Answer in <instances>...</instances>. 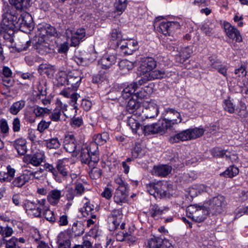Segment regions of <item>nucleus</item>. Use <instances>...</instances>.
Wrapping results in <instances>:
<instances>
[{
  "mask_svg": "<svg viewBox=\"0 0 248 248\" xmlns=\"http://www.w3.org/2000/svg\"><path fill=\"white\" fill-rule=\"evenodd\" d=\"M3 3L4 11L1 28L4 32L10 31L13 33L15 28L25 27L33 29L32 16L27 11L31 6L30 1H9Z\"/></svg>",
  "mask_w": 248,
  "mask_h": 248,
  "instance_id": "nucleus-1",
  "label": "nucleus"
},
{
  "mask_svg": "<svg viewBox=\"0 0 248 248\" xmlns=\"http://www.w3.org/2000/svg\"><path fill=\"white\" fill-rule=\"evenodd\" d=\"M45 199L37 200L36 202L26 200L24 201L23 207L28 215L33 217H40L42 208L45 205Z\"/></svg>",
  "mask_w": 248,
  "mask_h": 248,
  "instance_id": "nucleus-2",
  "label": "nucleus"
},
{
  "mask_svg": "<svg viewBox=\"0 0 248 248\" xmlns=\"http://www.w3.org/2000/svg\"><path fill=\"white\" fill-rule=\"evenodd\" d=\"M142 104V108L139 120L144 121L147 118H152L157 116L159 113L158 107L154 101L150 99L143 101Z\"/></svg>",
  "mask_w": 248,
  "mask_h": 248,
  "instance_id": "nucleus-3",
  "label": "nucleus"
},
{
  "mask_svg": "<svg viewBox=\"0 0 248 248\" xmlns=\"http://www.w3.org/2000/svg\"><path fill=\"white\" fill-rule=\"evenodd\" d=\"M186 216L193 220L201 222L206 218L209 211L203 207L190 205L186 208Z\"/></svg>",
  "mask_w": 248,
  "mask_h": 248,
  "instance_id": "nucleus-4",
  "label": "nucleus"
},
{
  "mask_svg": "<svg viewBox=\"0 0 248 248\" xmlns=\"http://www.w3.org/2000/svg\"><path fill=\"white\" fill-rule=\"evenodd\" d=\"M209 211L213 215L219 214L223 212L227 205V202L224 196L218 195L212 198L208 201Z\"/></svg>",
  "mask_w": 248,
  "mask_h": 248,
  "instance_id": "nucleus-5",
  "label": "nucleus"
},
{
  "mask_svg": "<svg viewBox=\"0 0 248 248\" xmlns=\"http://www.w3.org/2000/svg\"><path fill=\"white\" fill-rule=\"evenodd\" d=\"M56 107L54 109H50V112L48 113L49 118L51 122H61L62 118V115L65 114V112L67 110V105L63 103L62 101L57 98L55 103Z\"/></svg>",
  "mask_w": 248,
  "mask_h": 248,
  "instance_id": "nucleus-6",
  "label": "nucleus"
},
{
  "mask_svg": "<svg viewBox=\"0 0 248 248\" xmlns=\"http://www.w3.org/2000/svg\"><path fill=\"white\" fill-rule=\"evenodd\" d=\"M157 65L156 61L152 57H144L141 59L139 71L140 75L144 77L147 73L154 70Z\"/></svg>",
  "mask_w": 248,
  "mask_h": 248,
  "instance_id": "nucleus-7",
  "label": "nucleus"
},
{
  "mask_svg": "<svg viewBox=\"0 0 248 248\" xmlns=\"http://www.w3.org/2000/svg\"><path fill=\"white\" fill-rule=\"evenodd\" d=\"M117 45L124 54L131 55L138 49V42L134 39L121 40Z\"/></svg>",
  "mask_w": 248,
  "mask_h": 248,
  "instance_id": "nucleus-8",
  "label": "nucleus"
},
{
  "mask_svg": "<svg viewBox=\"0 0 248 248\" xmlns=\"http://www.w3.org/2000/svg\"><path fill=\"white\" fill-rule=\"evenodd\" d=\"M78 145V141L73 135H67L65 136L63 146L66 152L78 153L80 150Z\"/></svg>",
  "mask_w": 248,
  "mask_h": 248,
  "instance_id": "nucleus-9",
  "label": "nucleus"
},
{
  "mask_svg": "<svg viewBox=\"0 0 248 248\" xmlns=\"http://www.w3.org/2000/svg\"><path fill=\"white\" fill-rule=\"evenodd\" d=\"M139 85H140L139 84V81L138 82H133L130 84L127 85L124 89L122 92V96L123 98L125 99H127L132 95H134V96H135L137 98H142L143 97V95L142 94L143 93L141 91L139 92H137L134 94L135 91L138 89Z\"/></svg>",
  "mask_w": 248,
  "mask_h": 248,
  "instance_id": "nucleus-10",
  "label": "nucleus"
},
{
  "mask_svg": "<svg viewBox=\"0 0 248 248\" xmlns=\"http://www.w3.org/2000/svg\"><path fill=\"white\" fill-rule=\"evenodd\" d=\"M122 217V212L120 209H114L110 213L108 217V222L110 231L115 230L119 226Z\"/></svg>",
  "mask_w": 248,
  "mask_h": 248,
  "instance_id": "nucleus-11",
  "label": "nucleus"
},
{
  "mask_svg": "<svg viewBox=\"0 0 248 248\" xmlns=\"http://www.w3.org/2000/svg\"><path fill=\"white\" fill-rule=\"evenodd\" d=\"M45 158L44 154L42 153H37L33 155H26L23 158V161L26 164L25 167H29L31 164L35 167H38L43 162Z\"/></svg>",
  "mask_w": 248,
  "mask_h": 248,
  "instance_id": "nucleus-12",
  "label": "nucleus"
},
{
  "mask_svg": "<svg viewBox=\"0 0 248 248\" xmlns=\"http://www.w3.org/2000/svg\"><path fill=\"white\" fill-rule=\"evenodd\" d=\"M164 117L169 120L174 125L178 124L182 121L181 114L173 108H166L164 112Z\"/></svg>",
  "mask_w": 248,
  "mask_h": 248,
  "instance_id": "nucleus-13",
  "label": "nucleus"
},
{
  "mask_svg": "<svg viewBox=\"0 0 248 248\" xmlns=\"http://www.w3.org/2000/svg\"><path fill=\"white\" fill-rule=\"evenodd\" d=\"M223 26L226 34L229 38L235 40L236 42H242V37L236 28L227 22H224Z\"/></svg>",
  "mask_w": 248,
  "mask_h": 248,
  "instance_id": "nucleus-14",
  "label": "nucleus"
},
{
  "mask_svg": "<svg viewBox=\"0 0 248 248\" xmlns=\"http://www.w3.org/2000/svg\"><path fill=\"white\" fill-rule=\"evenodd\" d=\"M166 73L164 71L162 70H152L141 78L139 80V84L142 85L148 81L156 79L162 78L164 77Z\"/></svg>",
  "mask_w": 248,
  "mask_h": 248,
  "instance_id": "nucleus-15",
  "label": "nucleus"
},
{
  "mask_svg": "<svg viewBox=\"0 0 248 248\" xmlns=\"http://www.w3.org/2000/svg\"><path fill=\"white\" fill-rule=\"evenodd\" d=\"M128 188L124 187H118L115 190L114 201L119 205H122L126 202L128 194Z\"/></svg>",
  "mask_w": 248,
  "mask_h": 248,
  "instance_id": "nucleus-16",
  "label": "nucleus"
},
{
  "mask_svg": "<svg viewBox=\"0 0 248 248\" xmlns=\"http://www.w3.org/2000/svg\"><path fill=\"white\" fill-rule=\"evenodd\" d=\"M142 108V106L140 105L139 101H137L134 98L129 100L126 107L128 112L130 113H134L133 115H137L139 118Z\"/></svg>",
  "mask_w": 248,
  "mask_h": 248,
  "instance_id": "nucleus-17",
  "label": "nucleus"
},
{
  "mask_svg": "<svg viewBox=\"0 0 248 248\" xmlns=\"http://www.w3.org/2000/svg\"><path fill=\"white\" fill-rule=\"evenodd\" d=\"M81 79L82 77L79 71L75 70L71 71L68 74L67 85H70L73 89H77L79 86Z\"/></svg>",
  "mask_w": 248,
  "mask_h": 248,
  "instance_id": "nucleus-18",
  "label": "nucleus"
},
{
  "mask_svg": "<svg viewBox=\"0 0 248 248\" xmlns=\"http://www.w3.org/2000/svg\"><path fill=\"white\" fill-rule=\"evenodd\" d=\"M86 31L84 28H80L72 34L71 39V46H77L79 45L81 42L85 39Z\"/></svg>",
  "mask_w": 248,
  "mask_h": 248,
  "instance_id": "nucleus-19",
  "label": "nucleus"
},
{
  "mask_svg": "<svg viewBox=\"0 0 248 248\" xmlns=\"http://www.w3.org/2000/svg\"><path fill=\"white\" fill-rule=\"evenodd\" d=\"M62 196V191L55 188L49 191L46 199L50 204L56 206L58 204Z\"/></svg>",
  "mask_w": 248,
  "mask_h": 248,
  "instance_id": "nucleus-20",
  "label": "nucleus"
},
{
  "mask_svg": "<svg viewBox=\"0 0 248 248\" xmlns=\"http://www.w3.org/2000/svg\"><path fill=\"white\" fill-rule=\"evenodd\" d=\"M11 145L16 150L20 155H25L27 152V141L25 139L18 138L11 142Z\"/></svg>",
  "mask_w": 248,
  "mask_h": 248,
  "instance_id": "nucleus-21",
  "label": "nucleus"
},
{
  "mask_svg": "<svg viewBox=\"0 0 248 248\" xmlns=\"http://www.w3.org/2000/svg\"><path fill=\"white\" fill-rule=\"evenodd\" d=\"M84 199L87 201L84 203L83 207L81 208V212L84 217H90L92 218H96V215L94 213L96 211L95 206L88 199L85 197Z\"/></svg>",
  "mask_w": 248,
  "mask_h": 248,
  "instance_id": "nucleus-22",
  "label": "nucleus"
},
{
  "mask_svg": "<svg viewBox=\"0 0 248 248\" xmlns=\"http://www.w3.org/2000/svg\"><path fill=\"white\" fill-rule=\"evenodd\" d=\"M57 243L58 248H70V237L68 233L65 232H60L57 238Z\"/></svg>",
  "mask_w": 248,
  "mask_h": 248,
  "instance_id": "nucleus-23",
  "label": "nucleus"
},
{
  "mask_svg": "<svg viewBox=\"0 0 248 248\" xmlns=\"http://www.w3.org/2000/svg\"><path fill=\"white\" fill-rule=\"evenodd\" d=\"M162 18V16H158L155 18L154 23V27L156 28L158 31L163 34L164 35H170V27L168 21H163L161 23H158L159 21Z\"/></svg>",
  "mask_w": 248,
  "mask_h": 248,
  "instance_id": "nucleus-24",
  "label": "nucleus"
},
{
  "mask_svg": "<svg viewBox=\"0 0 248 248\" xmlns=\"http://www.w3.org/2000/svg\"><path fill=\"white\" fill-rule=\"evenodd\" d=\"M93 154L89 152L88 146L85 145L81 148L80 151V158L82 163L93 166V164H97L98 162H94L92 159Z\"/></svg>",
  "mask_w": 248,
  "mask_h": 248,
  "instance_id": "nucleus-25",
  "label": "nucleus"
},
{
  "mask_svg": "<svg viewBox=\"0 0 248 248\" xmlns=\"http://www.w3.org/2000/svg\"><path fill=\"white\" fill-rule=\"evenodd\" d=\"M30 181L27 170H25L22 174L16 177L13 181L12 184L15 187H22Z\"/></svg>",
  "mask_w": 248,
  "mask_h": 248,
  "instance_id": "nucleus-26",
  "label": "nucleus"
},
{
  "mask_svg": "<svg viewBox=\"0 0 248 248\" xmlns=\"http://www.w3.org/2000/svg\"><path fill=\"white\" fill-rule=\"evenodd\" d=\"M188 129H186L175 134L169 138V141L172 143H177L179 141L190 140Z\"/></svg>",
  "mask_w": 248,
  "mask_h": 248,
  "instance_id": "nucleus-27",
  "label": "nucleus"
},
{
  "mask_svg": "<svg viewBox=\"0 0 248 248\" xmlns=\"http://www.w3.org/2000/svg\"><path fill=\"white\" fill-rule=\"evenodd\" d=\"M172 167L167 165H161L154 166L153 170V174L155 175L165 177L170 173Z\"/></svg>",
  "mask_w": 248,
  "mask_h": 248,
  "instance_id": "nucleus-28",
  "label": "nucleus"
},
{
  "mask_svg": "<svg viewBox=\"0 0 248 248\" xmlns=\"http://www.w3.org/2000/svg\"><path fill=\"white\" fill-rule=\"evenodd\" d=\"M116 62V58L114 55H105L98 62V65L102 69H108Z\"/></svg>",
  "mask_w": 248,
  "mask_h": 248,
  "instance_id": "nucleus-29",
  "label": "nucleus"
},
{
  "mask_svg": "<svg viewBox=\"0 0 248 248\" xmlns=\"http://www.w3.org/2000/svg\"><path fill=\"white\" fill-rule=\"evenodd\" d=\"M7 171H0V182H10L15 175L16 170L11 167L10 165L7 166Z\"/></svg>",
  "mask_w": 248,
  "mask_h": 248,
  "instance_id": "nucleus-30",
  "label": "nucleus"
},
{
  "mask_svg": "<svg viewBox=\"0 0 248 248\" xmlns=\"http://www.w3.org/2000/svg\"><path fill=\"white\" fill-rule=\"evenodd\" d=\"M40 31L39 34L42 36H55L57 32L54 27L49 24L45 23L40 25L38 27Z\"/></svg>",
  "mask_w": 248,
  "mask_h": 248,
  "instance_id": "nucleus-31",
  "label": "nucleus"
},
{
  "mask_svg": "<svg viewBox=\"0 0 248 248\" xmlns=\"http://www.w3.org/2000/svg\"><path fill=\"white\" fill-rule=\"evenodd\" d=\"M157 133L163 134L165 133L168 129L172 128L174 125L171 123L164 117L161 122L155 123Z\"/></svg>",
  "mask_w": 248,
  "mask_h": 248,
  "instance_id": "nucleus-32",
  "label": "nucleus"
},
{
  "mask_svg": "<svg viewBox=\"0 0 248 248\" xmlns=\"http://www.w3.org/2000/svg\"><path fill=\"white\" fill-rule=\"evenodd\" d=\"M157 133L163 134L165 133L168 129L172 128L174 125L171 123L164 117L161 122L155 123Z\"/></svg>",
  "mask_w": 248,
  "mask_h": 248,
  "instance_id": "nucleus-33",
  "label": "nucleus"
},
{
  "mask_svg": "<svg viewBox=\"0 0 248 248\" xmlns=\"http://www.w3.org/2000/svg\"><path fill=\"white\" fill-rule=\"evenodd\" d=\"M192 52V49L190 47L182 48L179 54L176 56V61L179 63H183L190 57Z\"/></svg>",
  "mask_w": 248,
  "mask_h": 248,
  "instance_id": "nucleus-34",
  "label": "nucleus"
},
{
  "mask_svg": "<svg viewBox=\"0 0 248 248\" xmlns=\"http://www.w3.org/2000/svg\"><path fill=\"white\" fill-rule=\"evenodd\" d=\"M31 42L28 40L27 37H21L15 44V47L18 52L26 50L30 46Z\"/></svg>",
  "mask_w": 248,
  "mask_h": 248,
  "instance_id": "nucleus-35",
  "label": "nucleus"
},
{
  "mask_svg": "<svg viewBox=\"0 0 248 248\" xmlns=\"http://www.w3.org/2000/svg\"><path fill=\"white\" fill-rule=\"evenodd\" d=\"M164 242L165 239L154 236L148 240L147 246L148 248H161Z\"/></svg>",
  "mask_w": 248,
  "mask_h": 248,
  "instance_id": "nucleus-36",
  "label": "nucleus"
},
{
  "mask_svg": "<svg viewBox=\"0 0 248 248\" xmlns=\"http://www.w3.org/2000/svg\"><path fill=\"white\" fill-rule=\"evenodd\" d=\"M165 209L164 207H160L156 204H152L149 209V213L153 217H158L162 215Z\"/></svg>",
  "mask_w": 248,
  "mask_h": 248,
  "instance_id": "nucleus-37",
  "label": "nucleus"
},
{
  "mask_svg": "<svg viewBox=\"0 0 248 248\" xmlns=\"http://www.w3.org/2000/svg\"><path fill=\"white\" fill-rule=\"evenodd\" d=\"M25 101L19 100L14 102L9 109L10 112L13 115H16L25 107Z\"/></svg>",
  "mask_w": 248,
  "mask_h": 248,
  "instance_id": "nucleus-38",
  "label": "nucleus"
},
{
  "mask_svg": "<svg viewBox=\"0 0 248 248\" xmlns=\"http://www.w3.org/2000/svg\"><path fill=\"white\" fill-rule=\"evenodd\" d=\"M239 170L237 167L232 165L229 167L220 175L226 178H232L236 176L239 173Z\"/></svg>",
  "mask_w": 248,
  "mask_h": 248,
  "instance_id": "nucleus-39",
  "label": "nucleus"
},
{
  "mask_svg": "<svg viewBox=\"0 0 248 248\" xmlns=\"http://www.w3.org/2000/svg\"><path fill=\"white\" fill-rule=\"evenodd\" d=\"M138 118L137 115H132L128 117L127 120V124L131 128L132 131L134 133H137V130L140 126V124L138 121L136 120V118ZM139 119V118L138 117Z\"/></svg>",
  "mask_w": 248,
  "mask_h": 248,
  "instance_id": "nucleus-40",
  "label": "nucleus"
},
{
  "mask_svg": "<svg viewBox=\"0 0 248 248\" xmlns=\"http://www.w3.org/2000/svg\"><path fill=\"white\" fill-rule=\"evenodd\" d=\"M99 145L95 143L93 140V141L91 142L89 148V152L91 154H93L92 159L94 162H98L99 160V156L98 155V146Z\"/></svg>",
  "mask_w": 248,
  "mask_h": 248,
  "instance_id": "nucleus-41",
  "label": "nucleus"
},
{
  "mask_svg": "<svg viewBox=\"0 0 248 248\" xmlns=\"http://www.w3.org/2000/svg\"><path fill=\"white\" fill-rule=\"evenodd\" d=\"M119 66L120 70L124 73H126L135 67V64L134 62L127 60H123L119 62Z\"/></svg>",
  "mask_w": 248,
  "mask_h": 248,
  "instance_id": "nucleus-42",
  "label": "nucleus"
},
{
  "mask_svg": "<svg viewBox=\"0 0 248 248\" xmlns=\"http://www.w3.org/2000/svg\"><path fill=\"white\" fill-rule=\"evenodd\" d=\"M126 1H115L114 3V13L118 16H120L125 11L127 7Z\"/></svg>",
  "mask_w": 248,
  "mask_h": 248,
  "instance_id": "nucleus-43",
  "label": "nucleus"
},
{
  "mask_svg": "<svg viewBox=\"0 0 248 248\" xmlns=\"http://www.w3.org/2000/svg\"><path fill=\"white\" fill-rule=\"evenodd\" d=\"M36 47L38 53L42 55L49 53L50 51L48 43L45 41L37 43Z\"/></svg>",
  "mask_w": 248,
  "mask_h": 248,
  "instance_id": "nucleus-44",
  "label": "nucleus"
},
{
  "mask_svg": "<svg viewBox=\"0 0 248 248\" xmlns=\"http://www.w3.org/2000/svg\"><path fill=\"white\" fill-rule=\"evenodd\" d=\"M188 129L190 140H194L201 137L205 132V130L202 128L195 127Z\"/></svg>",
  "mask_w": 248,
  "mask_h": 248,
  "instance_id": "nucleus-45",
  "label": "nucleus"
},
{
  "mask_svg": "<svg viewBox=\"0 0 248 248\" xmlns=\"http://www.w3.org/2000/svg\"><path fill=\"white\" fill-rule=\"evenodd\" d=\"M109 139V135L107 132L94 135L93 140L98 145H103Z\"/></svg>",
  "mask_w": 248,
  "mask_h": 248,
  "instance_id": "nucleus-46",
  "label": "nucleus"
},
{
  "mask_svg": "<svg viewBox=\"0 0 248 248\" xmlns=\"http://www.w3.org/2000/svg\"><path fill=\"white\" fill-rule=\"evenodd\" d=\"M72 231L75 236H80L84 232V225L80 221H77L73 224Z\"/></svg>",
  "mask_w": 248,
  "mask_h": 248,
  "instance_id": "nucleus-47",
  "label": "nucleus"
},
{
  "mask_svg": "<svg viewBox=\"0 0 248 248\" xmlns=\"http://www.w3.org/2000/svg\"><path fill=\"white\" fill-rule=\"evenodd\" d=\"M49 112H50V109L39 106H35L33 110V113L35 117H43L45 115H48Z\"/></svg>",
  "mask_w": 248,
  "mask_h": 248,
  "instance_id": "nucleus-48",
  "label": "nucleus"
},
{
  "mask_svg": "<svg viewBox=\"0 0 248 248\" xmlns=\"http://www.w3.org/2000/svg\"><path fill=\"white\" fill-rule=\"evenodd\" d=\"M17 242V239L15 237L9 240L2 238L0 240V244L5 245V248H16Z\"/></svg>",
  "mask_w": 248,
  "mask_h": 248,
  "instance_id": "nucleus-49",
  "label": "nucleus"
},
{
  "mask_svg": "<svg viewBox=\"0 0 248 248\" xmlns=\"http://www.w3.org/2000/svg\"><path fill=\"white\" fill-rule=\"evenodd\" d=\"M27 170L30 181L31 180H33V179H37L39 180H41L43 177V172L44 170L43 169L40 168L36 171H31L27 169Z\"/></svg>",
  "mask_w": 248,
  "mask_h": 248,
  "instance_id": "nucleus-50",
  "label": "nucleus"
},
{
  "mask_svg": "<svg viewBox=\"0 0 248 248\" xmlns=\"http://www.w3.org/2000/svg\"><path fill=\"white\" fill-rule=\"evenodd\" d=\"M207 187L204 185H200L199 186H195L192 187L189 190V194L191 197H195L198 194H201L204 191H206Z\"/></svg>",
  "mask_w": 248,
  "mask_h": 248,
  "instance_id": "nucleus-51",
  "label": "nucleus"
},
{
  "mask_svg": "<svg viewBox=\"0 0 248 248\" xmlns=\"http://www.w3.org/2000/svg\"><path fill=\"white\" fill-rule=\"evenodd\" d=\"M166 188V184H163L161 182L157 183L155 184V190H156L157 197L160 196L163 197L167 195V192L165 190Z\"/></svg>",
  "mask_w": 248,
  "mask_h": 248,
  "instance_id": "nucleus-52",
  "label": "nucleus"
},
{
  "mask_svg": "<svg viewBox=\"0 0 248 248\" xmlns=\"http://www.w3.org/2000/svg\"><path fill=\"white\" fill-rule=\"evenodd\" d=\"M45 143L49 149H58L60 147L61 143L57 138H54L46 140Z\"/></svg>",
  "mask_w": 248,
  "mask_h": 248,
  "instance_id": "nucleus-53",
  "label": "nucleus"
},
{
  "mask_svg": "<svg viewBox=\"0 0 248 248\" xmlns=\"http://www.w3.org/2000/svg\"><path fill=\"white\" fill-rule=\"evenodd\" d=\"M97 164H93V166L89 165V167L92 168L89 174L91 177L96 179L99 178L102 175V170L96 167Z\"/></svg>",
  "mask_w": 248,
  "mask_h": 248,
  "instance_id": "nucleus-54",
  "label": "nucleus"
},
{
  "mask_svg": "<svg viewBox=\"0 0 248 248\" xmlns=\"http://www.w3.org/2000/svg\"><path fill=\"white\" fill-rule=\"evenodd\" d=\"M57 169L58 172L63 176L65 177L68 175V170L64 162L62 160H59L57 163Z\"/></svg>",
  "mask_w": 248,
  "mask_h": 248,
  "instance_id": "nucleus-55",
  "label": "nucleus"
},
{
  "mask_svg": "<svg viewBox=\"0 0 248 248\" xmlns=\"http://www.w3.org/2000/svg\"><path fill=\"white\" fill-rule=\"evenodd\" d=\"M40 68L44 70L45 73L49 78H51L53 76L56 68L54 66L50 65H41Z\"/></svg>",
  "mask_w": 248,
  "mask_h": 248,
  "instance_id": "nucleus-56",
  "label": "nucleus"
},
{
  "mask_svg": "<svg viewBox=\"0 0 248 248\" xmlns=\"http://www.w3.org/2000/svg\"><path fill=\"white\" fill-rule=\"evenodd\" d=\"M223 108L226 111L230 113H233L235 109V106L232 100L229 99L225 100L223 102Z\"/></svg>",
  "mask_w": 248,
  "mask_h": 248,
  "instance_id": "nucleus-57",
  "label": "nucleus"
},
{
  "mask_svg": "<svg viewBox=\"0 0 248 248\" xmlns=\"http://www.w3.org/2000/svg\"><path fill=\"white\" fill-rule=\"evenodd\" d=\"M56 79L58 81L59 84L61 85H67V79H68V74L65 72L61 71L59 72L56 75Z\"/></svg>",
  "mask_w": 248,
  "mask_h": 248,
  "instance_id": "nucleus-58",
  "label": "nucleus"
},
{
  "mask_svg": "<svg viewBox=\"0 0 248 248\" xmlns=\"http://www.w3.org/2000/svg\"><path fill=\"white\" fill-rule=\"evenodd\" d=\"M142 131L145 135L157 133L155 124L144 126Z\"/></svg>",
  "mask_w": 248,
  "mask_h": 248,
  "instance_id": "nucleus-59",
  "label": "nucleus"
},
{
  "mask_svg": "<svg viewBox=\"0 0 248 248\" xmlns=\"http://www.w3.org/2000/svg\"><path fill=\"white\" fill-rule=\"evenodd\" d=\"M45 218L49 222H53L56 220V217L53 211L49 209H45L44 213Z\"/></svg>",
  "mask_w": 248,
  "mask_h": 248,
  "instance_id": "nucleus-60",
  "label": "nucleus"
},
{
  "mask_svg": "<svg viewBox=\"0 0 248 248\" xmlns=\"http://www.w3.org/2000/svg\"><path fill=\"white\" fill-rule=\"evenodd\" d=\"M51 123V121L46 122V121L42 120L38 124L37 130L40 133H42L49 127Z\"/></svg>",
  "mask_w": 248,
  "mask_h": 248,
  "instance_id": "nucleus-61",
  "label": "nucleus"
},
{
  "mask_svg": "<svg viewBox=\"0 0 248 248\" xmlns=\"http://www.w3.org/2000/svg\"><path fill=\"white\" fill-rule=\"evenodd\" d=\"M79 95L76 93H72L70 97V102L73 103V109L75 110V113H76L78 109V106L76 105L78 99L79 97Z\"/></svg>",
  "mask_w": 248,
  "mask_h": 248,
  "instance_id": "nucleus-62",
  "label": "nucleus"
},
{
  "mask_svg": "<svg viewBox=\"0 0 248 248\" xmlns=\"http://www.w3.org/2000/svg\"><path fill=\"white\" fill-rule=\"evenodd\" d=\"M169 24L170 35L174 32L180 27V23L177 21H168Z\"/></svg>",
  "mask_w": 248,
  "mask_h": 248,
  "instance_id": "nucleus-63",
  "label": "nucleus"
},
{
  "mask_svg": "<svg viewBox=\"0 0 248 248\" xmlns=\"http://www.w3.org/2000/svg\"><path fill=\"white\" fill-rule=\"evenodd\" d=\"M83 119L81 117H73L71 121V124L74 127H78L82 125Z\"/></svg>",
  "mask_w": 248,
  "mask_h": 248,
  "instance_id": "nucleus-64",
  "label": "nucleus"
}]
</instances>
